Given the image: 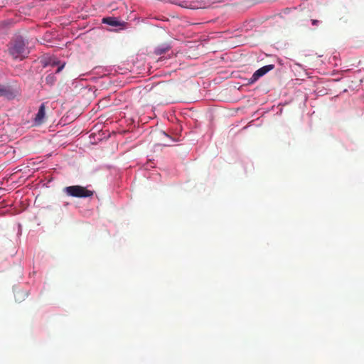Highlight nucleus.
<instances>
[{
	"instance_id": "obj_7",
	"label": "nucleus",
	"mask_w": 364,
	"mask_h": 364,
	"mask_svg": "<svg viewBox=\"0 0 364 364\" xmlns=\"http://www.w3.org/2000/svg\"><path fill=\"white\" fill-rule=\"evenodd\" d=\"M169 50L168 47H164V48H158L156 50V53L159 55L165 53L167 50Z\"/></svg>"
},
{
	"instance_id": "obj_9",
	"label": "nucleus",
	"mask_w": 364,
	"mask_h": 364,
	"mask_svg": "<svg viewBox=\"0 0 364 364\" xmlns=\"http://www.w3.org/2000/svg\"><path fill=\"white\" fill-rule=\"evenodd\" d=\"M64 66H65V64H63L60 67H58L56 70V73H60L63 69Z\"/></svg>"
},
{
	"instance_id": "obj_4",
	"label": "nucleus",
	"mask_w": 364,
	"mask_h": 364,
	"mask_svg": "<svg viewBox=\"0 0 364 364\" xmlns=\"http://www.w3.org/2000/svg\"><path fill=\"white\" fill-rule=\"evenodd\" d=\"M46 119V104L42 103L38 109L37 114L34 118V124L36 126L41 125L44 123Z\"/></svg>"
},
{
	"instance_id": "obj_5",
	"label": "nucleus",
	"mask_w": 364,
	"mask_h": 364,
	"mask_svg": "<svg viewBox=\"0 0 364 364\" xmlns=\"http://www.w3.org/2000/svg\"><path fill=\"white\" fill-rule=\"evenodd\" d=\"M0 97L11 99L13 97V93L9 88L6 87H0Z\"/></svg>"
},
{
	"instance_id": "obj_3",
	"label": "nucleus",
	"mask_w": 364,
	"mask_h": 364,
	"mask_svg": "<svg viewBox=\"0 0 364 364\" xmlns=\"http://www.w3.org/2000/svg\"><path fill=\"white\" fill-rule=\"evenodd\" d=\"M274 68V65H267L257 70L252 77L248 80V84L255 83L258 79Z\"/></svg>"
},
{
	"instance_id": "obj_2",
	"label": "nucleus",
	"mask_w": 364,
	"mask_h": 364,
	"mask_svg": "<svg viewBox=\"0 0 364 364\" xmlns=\"http://www.w3.org/2000/svg\"><path fill=\"white\" fill-rule=\"evenodd\" d=\"M64 192L69 196L75 198H89L94 195V191L81 186H70L65 187Z\"/></svg>"
},
{
	"instance_id": "obj_6",
	"label": "nucleus",
	"mask_w": 364,
	"mask_h": 364,
	"mask_svg": "<svg viewBox=\"0 0 364 364\" xmlns=\"http://www.w3.org/2000/svg\"><path fill=\"white\" fill-rule=\"evenodd\" d=\"M102 21H103V23H107V24H109L110 26H119V21H117L114 18H111V17L105 18H103Z\"/></svg>"
},
{
	"instance_id": "obj_1",
	"label": "nucleus",
	"mask_w": 364,
	"mask_h": 364,
	"mask_svg": "<svg viewBox=\"0 0 364 364\" xmlns=\"http://www.w3.org/2000/svg\"><path fill=\"white\" fill-rule=\"evenodd\" d=\"M9 53L14 59L22 60L28 54L26 43L21 36H17L9 44Z\"/></svg>"
},
{
	"instance_id": "obj_8",
	"label": "nucleus",
	"mask_w": 364,
	"mask_h": 364,
	"mask_svg": "<svg viewBox=\"0 0 364 364\" xmlns=\"http://www.w3.org/2000/svg\"><path fill=\"white\" fill-rule=\"evenodd\" d=\"M318 23H319L318 20H315V19L311 20V23L313 26H318Z\"/></svg>"
}]
</instances>
